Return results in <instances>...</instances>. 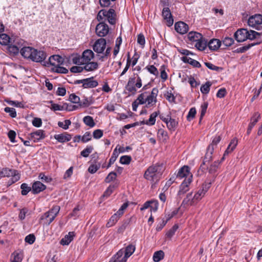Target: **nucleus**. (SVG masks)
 I'll return each instance as SVG.
<instances>
[{
	"instance_id": "obj_7",
	"label": "nucleus",
	"mask_w": 262,
	"mask_h": 262,
	"mask_svg": "<svg viewBox=\"0 0 262 262\" xmlns=\"http://www.w3.org/2000/svg\"><path fill=\"white\" fill-rule=\"evenodd\" d=\"M102 15L106 17L107 19L108 23L111 25H115L116 24V13L113 9H110L108 11L105 9H102Z\"/></svg>"
},
{
	"instance_id": "obj_30",
	"label": "nucleus",
	"mask_w": 262,
	"mask_h": 262,
	"mask_svg": "<svg viewBox=\"0 0 262 262\" xmlns=\"http://www.w3.org/2000/svg\"><path fill=\"white\" fill-rule=\"evenodd\" d=\"M136 247L135 245L130 244L128 245L124 250V257L128 258L130 257L135 251Z\"/></svg>"
},
{
	"instance_id": "obj_22",
	"label": "nucleus",
	"mask_w": 262,
	"mask_h": 262,
	"mask_svg": "<svg viewBox=\"0 0 262 262\" xmlns=\"http://www.w3.org/2000/svg\"><path fill=\"white\" fill-rule=\"evenodd\" d=\"M83 70L85 71H93L98 68V64L97 62H84Z\"/></svg>"
},
{
	"instance_id": "obj_8",
	"label": "nucleus",
	"mask_w": 262,
	"mask_h": 262,
	"mask_svg": "<svg viewBox=\"0 0 262 262\" xmlns=\"http://www.w3.org/2000/svg\"><path fill=\"white\" fill-rule=\"evenodd\" d=\"M106 48V40L103 38L97 39L93 46L94 51L97 53H102Z\"/></svg>"
},
{
	"instance_id": "obj_5",
	"label": "nucleus",
	"mask_w": 262,
	"mask_h": 262,
	"mask_svg": "<svg viewBox=\"0 0 262 262\" xmlns=\"http://www.w3.org/2000/svg\"><path fill=\"white\" fill-rule=\"evenodd\" d=\"M32 53L33 57L31 58V60L34 62H40L44 66V62H45V59L47 57L46 53L43 51L38 50L34 48Z\"/></svg>"
},
{
	"instance_id": "obj_55",
	"label": "nucleus",
	"mask_w": 262,
	"mask_h": 262,
	"mask_svg": "<svg viewBox=\"0 0 262 262\" xmlns=\"http://www.w3.org/2000/svg\"><path fill=\"white\" fill-rule=\"evenodd\" d=\"M71 124L70 120L67 119L64 120V123L62 122L59 121L58 122V125L59 127L62 128L64 129H68L69 127V125Z\"/></svg>"
},
{
	"instance_id": "obj_59",
	"label": "nucleus",
	"mask_w": 262,
	"mask_h": 262,
	"mask_svg": "<svg viewBox=\"0 0 262 262\" xmlns=\"http://www.w3.org/2000/svg\"><path fill=\"white\" fill-rule=\"evenodd\" d=\"M196 113V111L195 107L191 108L187 116V120L190 121L193 118H194L195 116Z\"/></svg>"
},
{
	"instance_id": "obj_48",
	"label": "nucleus",
	"mask_w": 262,
	"mask_h": 262,
	"mask_svg": "<svg viewBox=\"0 0 262 262\" xmlns=\"http://www.w3.org/2000/svg\"><path fill=\"white\" fill-rule=\"evenodd\" d=\"M118 156V154L117 152V148H116L115 149V150H114L113 153L111 158L109 160V162H108L107 166L106 167V168H109L111 166V165L113 164L115 162V161L117 159Z\"/></svg>"
},
{
	"instance_id": "obj_23",
	"label": "nucleus",
	"mask_w": 262,
	"mask_h": 262,
	"mask_svg": "<svg viewBox=\"0 0 262 262\" xmlns=\"http://www.w3.org/2000/svg\"><path fill=\"white\" fill-rule=\"evenodd\" d=\"M74 236V232H69L68 234L66 235L64 238H62L60 240V244L63 246L69 245L70 243L73 241Z\"/></svg>"
},
{
	"instance_id": "obj_47",
	"label": "nucleus",
	"mask_w": 262,
	"mask_h": 262,
	"mask_svg": "<svg viewBox=\"0 0 262 262\" xmlns=\"http://www.w3.org/2000/svg\"><path fill=\"white\" fill-rule=\"evenodd\" d=\"M94 148L92 146H87L86 147L83 149L80 153L81 156L86 158L90 154H91Z\"/></svg>"
},
{
	"instance_id": "obj_57",
	"label": "nucleus",
	"mask_w": 262,
	"mask_h": 262,
	"mask_svg": "<svg viewBox=\"0 0 262 262\" xmlns=\"http://www.w3.org/2000/svg\"><path fill=\"white\" fill-rule=\"evenodd\" d=\"M4 111L6 113H9V115L12 118H15L16 117V112L15 109L12 107H6L4 108Z\"/></svg>"
},
{
	"instance_id": "obj_50",
	"label": "nucleus",
	"mask_w": 262,
	"mask_h": 262,
	"mask_svg": "<svg viewBox=\"0 0 262 262\" xmlns=\"http://www.w3.org/2000/svg\"><path fill=\"white\" fill-rule=\"evenodd\" d=\"M212 83H205L204 84H203L201 88V92L204 94H208L210 91V87L212 85Z\"/></svg>"
},
{
	"instance_id": "obj_6",
	"label": "nucleus",
	"mask_w": 262,
	"mask_h": 262,
	"mask_svg": "<svg viewBox=\"0 0 262 262\" xmlns=\"http://www.w3.org/2000/svg\"><path fill=\"white\" fill-rule=\"evenodd\" d=\"M95 32L96 34L99 37H104L109 32V27L107 24L104 22H100L96 27Z\"/></svg>"
},
{
	"instance_id": "obj_62",
	"label": "nucleus",
	"mask_w": 262,
	"mask_h": 262,
	"mask_svg": "<svg viewBox=\"0 0 262 262\" xmlns=\"http://www.w3.org/2000/svg\"><path fill=\"white\" fill-rule=\"evenodd\" d=\"M103 135V130L100 129L95 130L93 133L94 138L99 139L101 138Z\"/></svg>"
},
{
	"instance_id": "obj_16",
	"label": "nucleus",
	"mask_w": 262,
	"mask_h": 262,
	"mask_svg": "<svg viewBox=\"0 0 262 262\" xmlns=\"http://www.w3.org/2000/svg\"><path fill=\"white\" fill-rule=\"evenodd\" d=\"M34 49L31 47H24L20 49V53L24 58L31 60Z\"/></svg>"
},
{
	"instance_id": "obj_37",
	"label": "nucleus",
	"mask_w": 262,
	"mask_h": 262,
	"mask_svg": "<svg viewBox=\"0 0 262 262\" xmlns=\"http://www.w3.org/2000/svg\"><path fill=\"white\" fill-rule=\"evenodd\" d=\"M83 121L87 126L90 127H94L96 124L93 117L90 116H85L83 118Z\"/></svg>"
},
{
	"instance_id": "obj_26",
	"label": "nucleus",
	"mask_w": 262,
	"mask_h": 262,
	"mask_svg": "<svg viewBox=\"0 0 262 262\" xmlns=\"http://www.w3.org/2000/svg\"><path fill=\"white\" fill-rule=\"evenodd\" d=\"M166 124L167 127L171 132L174 131L178 126V122L174 119L172 118L171 116L170 119H168V121L166 122Z\"/></svg>"
},
{
	"instance_id": "obj_52",
	"label": "nucleus",
	"mask_w": 262,
	"mask_h": 262,
	"mask_svg": "<svg viewBox=\"0 0 262 262\" xmlns=\"http://www.w3.org/2000/svg\"><path fill=\"white\" fill-rule=\"evenodd\" d=\"M117 173L114 171L111 172L105 178L104 181L105 183H108L115 180L116 179Z\"/></svg>"
},
{
	"instance_id": "obj_3",
	"label": "nucleus",
	"mask_w": 262,
	"mask_h": 262,
	"mask_svg": "<svg viewBox=\"0 0 262 262\" xmlns=\"http://www.w3.org/2000/svg\"><path fill=\"white\" fill-rule=\"evenodd\" d=\"M64 59L59 55H53L51 56L48 60L44 62L45 67L52 66L55 67L57 66H61L63 64Z\"/></svg>"
},
{
	"instance_id": "obj_25",
	"label": "nucleus",
	"mask_w": 262,
	"mask_h": 262,
	"mask_svg": "<svg viewBox=\"0 0 262 262\" xmlns=\"http://www.w3.org/2000/svg\"><path fill=\"white\" fill-rule=\"evenodd\" d=\"M187 38L190 41L197 42L203 38L202 35L201 33L196 32H190L187 35Z\"/></svg>"
},
{
	"instance_id": "obj_38",
	"label": "nucleus",
	"mask_w": 262,
	"mask_h": 262,
	"mask_svg": "<svg viewBox=\"0 0 262 262\" xmlns=\"http://www.w3.org/2000/svg\"><path fill=\"white\" fill-rule=\"evenodd\" d=\"M157 102V98L151 97V96L146 95V107H149L155 105Z\"/></svg>"
},
{
	"instance_id": "obj_15",
	"label": "nucleus",
	"mask_w": 262,
	"mask_h": 262,
	"mask_svg": "<svg viewBox=\"0 0 262 262\" xmlns=\"http://www.w3.org/2000/svg\"><path fill=\"white\" fill-rule=\"evenodd\" d=\"M46 188V186L40 181H36L32 184V192L33 194H38L45 190Z\"/></svg>"
},
{
	"instance_id": "obj_35",
	"label": "nucleus",
	"mask_w": 262,
	"mask_h": 262,
	"mask_svg": "<svg viewBox=\"0 0 262 262\" xmlns=\"http://www.w3.org/2000/svg\"><path fill=\"white\" fill-rule=\"evenodd\" d=\"M7 50L10 54L13 55H17L19 51V47H18L15 45H10L7 47Z\"/></svg>"
},
{
	"instance_id": "obj_40",
	"label": "nucleus",
	"mask_w": 262,
	"mask_h": 262,
	"mask_svg": "<svg viewBox=\"0 0 262 262\" xmlns=\"http://www.w3.org/2000/svg\"><path fill=\"white\" fill-rule=\"evenodd\" d=\"M10 37L6 34H0V44L2 45L6 46L10 42Z\"/></svg>"
},
{
	"instance_id": "obj_13",
	"label": "nucleus",
	"mask_w": 262,
	"mask_h": 262,
	"mask_svg": "<svg viewBox=\"0 0 262 262\" xmlns=\"http://www.w3.org/2000/svg\"><path fill=\"white\" fill-rule=\"evenodd\" d=\"M248 25L252 27L262 24V15L255 14L249 17L248 21Z\"/></svg>"
},
{
	"instance_id": "obj_54",
	"label": "nucleus",
	"mask_w": 262,
	"mask_h": 262,
	"mask_svg": "<svg viewBox=\"0 0 262 262\" xmlns=\"http://www.w3.org/2000/svg\"><path fill=\"white\" fill-rule=\"evenodd\" d=\"M205 193L200 188L194 194L193 199H191V202H193V200H200L205 195Z\"/></svg>"
},
{
	"instance_id": "obj_64",
	"label": "nucleus",
	"mask_w": 262,
	"mask_h": 262,
	"mask_svg": "<svg viewBox=\"0 0 262 262\" xmlns=\"http://www.w3.org/2000/svg\"><path fill=\"white\" fill-rule=\"evenodd\" d=\"M146 68L150 73L154 75L157 76L159 74L157 69L154 65L147 66Z\"/></svg>"
},
{
	"instance_id": "obj_18",
	"label": "nucleus",
	"mask_w": 262,
	"mask_h": 262,
	"mask_svg": "<svg viewBox=\"0 0 262 262\" xmlns=\"http://www.w3.org/2000/svg\"><path fill=\"white\" fill-rule=\"evenodd\" d=\"M190 174V168L188 166H183L178 171L177 175V178L182 179L184 177H187Z\"/></svg>"
},
{
	"instance_id": "obj_17",
	"label": "nucleus",
	"mask_w": 262,
	"mask_h": 262,
	"mask_svg": "<svg viewBox=\"0 0 262 262\" xmlns=\"http://www.w3.org/2000/svg\"><path fill=\"white\" fill-rule=\"evenodd\" d=\"M54 138L58 142L64 143L70 141L72 139V136L69 133L65 132L60 134H56L54 136Z\"/></svg>"
},
{
	"instance_id": "obj_43",
	"label": "nucleus",
	"mask_w": 262,
	"mask_h": 262,
	"mask_svg": "<svg viewBox=\"0 0 262 262\" xmlns=\"http://www.w3.org/2000/svg\"><path fill=\"white\" fill-rule=\"evenodd\" d=\"M179 226L177 224H174L166 233V236L167 238H171L175 234L176 231L178 229Z\"/></svg>"
},
{
	"instance_id": "obj_31",
	"label": "nucleus",
	"mask_w": 262,
	"mask_h": 262,
	"mask_svg": "<svg viewBox=\"0 0 262 262\" xmlns=\"http://www.w3.org/2000/svg\"><path fill=\"white\" fill-rule=\"evenodd\" d=\"M208 46V42L202 38L196 42L195 47L200 51H204Z\"/></svg>"
},
{
	"instance_id": "obj_9",
	"label": "nucleus",
	"mask_w": 262,
	"mask_h": 262,
	"mask_svg": "<svg viewBox=\"0 0 262 262\" xmlns=\"http://www.w3.org/2000/svg\"><path fill=\"white\" fill-rule=\"evenodd\" d=\"M248 31L246 29H238L234 33V36L237 42H243L248 39Z\"/></svg>"
},
{
	"instance_id": "obj_46",
	"label": "nucleus",
	"mask_w": 262,
	"mask_h": 262,
	"mask_svg": "<svg viewBox=\"0 0 262 262\" xmlns=\"http://www.w3.org/2000/svg\"><path fill=\"white\" fill-rule=\"evenodd\" d=\"M20 188L21 189V193L23 195H27L32 190V188L26 183H23L20 185Z\"/></svg>"
},
{
	"instance_id": "obj_11",
	"label": "nucleus",
	"mask_w": 262,
	"mask_h": 262,
	"mask_svg": "<svg viewBox=\"0 0 262 262\" xmlns=\"http://www.w3.org/2000/svg\"><path fill=\"white\" fill-rule=\"evenodd\" d=\"M162 15L163 18L166 20L167 26L170 27L173 25V19L168 7H165L163 9Z\"/></svg>"
},
{
	"instance_id": "obj_60",
	"label": "nucleus",
	"mask_w": 262,
	"mask_h": 262,
	"mask_svg": "<svg viewBox=\"0 0 262 262\" xmlns=\"http://www.w3.org/2000/svg\"><path fill=\"white\" fill-rule=\"evenodd\" d=\"M234 42V40L232 38L226 37L223 40V45L225 47H230Z\"/></svg>"
},
{
	"instance_id": "obj_63",
	"label": "nucleus",
	"mask_w": 262,
	"mask_h": 262,
	"mask_svg": "<svg viewBox=\"0 0 262 262\" xmlns=\"http://www.w3.org/2000/svg\"><path fill=\"white\" fill-rule=\"evenodd\" d=\"M100 167V164H99L98 165L92 164L89 166L88 168V171L90 173L93 174L95 173L99 169Z\"/></svg>"
},
{
	"instance_id": "obj_1",
	"label": "nucleus",
	"mask_w": 262,
	"mask_h": 262,
	"mask_svg": "<svg viewBox=\"0 0 262 262\" xmlns=\"http://www.w3.org/2000/svg\"><path fill=\"white\" fill-rule=\"evenodd\" d=\"M163 165L157 163L148 167L144 174V178L147 180L156 182L159 180V175L161 174Z\"/></svg>"
},
{
	"instance_id": "obj_45",
	"label": "nucleus",
	"mask_w": 262,
	"mask_h": 262,
	"mask_svg": "<svg viewBox=\"0 0 262 262\" xmlns=\"http://www.w3.org/2000/svg\"><path fill=\"white\" fill-rule=\"evenodd\" d=\"M12 256H13V259L11 260L12 262H21L23 258V254L17 252H14L11 255V257Z\"/></svg>"
},
{
	"instance_id": "obj_56",
	"label": "nucleus",
	"mask_w": 262,
	"mask_h": 262,
	"mask_svg": "<svg viewBox=\"0 0 262 262\" xmlns=\"http://www.w3.org/2000/svg\"><path fill=\"white\" fill-rule=\"evenodd\" d=\"M147 93H142L139 95L136 100L139 104H143L146 103V97Z\"/></svg>"
},
{
	"instance_id": "obj_2",
	"label": "nucleus",
	"mask_w": 262,
	"mask_h": 262,
	"mask_svg": "<svg viewBox=\"0 0 262 262\" xmlns=\"http://www.w3.org/2000/svg\"><path fill=\"white\" fill-rule=\"evenodd\" d=\"M58 205L53 206L51 209L45 212L40 217L41 220H45V224L49 225L55 219L60 210Z\"/></svg>"
},
{
	"instance_id": "obj_53",
	"label": "nucleus",
	"mask_w": 262,
	"mask_h": 262,
	"mask_svg": "<svg viewBox=\"0 0 262 262\" xmlns=\"http://www.w3.org/2000/svg\"><path fill=\"white\" fill-rule=\"evenodd\" d=\"M132 161V157L130 156H122L120 158V162L122 164L128 165Z\"/></svg>"
},
{
	"instance_id": "obj_24",
	"label": "nucleus",
	"mask_w": 262,
	"mask_h": 262,
	"mask_svg": "<svg viewBox=\"0 0 262 262\" xmlns=\"http://www.w3.org/2000/svg\"><path fill=\"white\" fill-rule=\"evenodd\" d=\"M181 59L184 62L188 63L194 68H200L201 67V65L199 61L190 57L187 56H183L181 58Z\"/></svg>"
},
{
	"instance_id": "obj_4",
	"label": "nucleus",
	"mask_w": 262,
	"mask_h": 262,
	"mask_svg": "<svg viewBox=\"0 0 262 262\" xmlns=\"http://www.w3.org/2000/svg\"><path fill=\"white\" fill-rule=\"evenodd\" d=\"M13 177L12 183L17 181L20 179V176L17 171L14 169H11L8 168H4L0 171V177Z\"/></svg>"
},
{
	"instance_id": "obj_49",
	"label": "nucleus",
	"mask_w": 262,
	"mask_h": 262,
	"mask_svg": "<svg viewBox=\"0 0 262 262\" xmlns=\"http://www.w3.org/2000/svg\"><path fill=\"white\" fill-rule=\"evenodd\" d=\"M92 103V102L91 100H90L87 97H84L81 101H79V105L82 107H88Z\"/></svg>"
},
{
	"instance_id": "obj_20",
	"label": "nucleus",
	"mask_w": 262,
	"mask_h": 262,
	"mask_svg": "<svg viewBox=\"0 0 262 262\" xmlns=\"http://www.w3.org/2000/svg\"><path fill=\"white\" fill-rule=\"evenodd\" d=\"M221 41L218 39H212L208 42L210 50L216 51L221 46Z\"/></svg>"
},
{
	"instance_id": "obj_33",
	"label": "nucleus",
	"mask_w": 262,
	"mask_h": 262,
	"mask_svg": "<svg viewBox=\"0 0 262 262\" xmlns=\"http://www.w3.org/2000/svg\"><path fill=\"white\" fill-rule=\"evenodd\" d=\"M220 164V162H219V161H214L212 164L210 165L209 167H208V168L209 173L213 174L215 172H216Z\"/></svg>"
},
{
	"instance_id": "obj_27",
	"label": "nucleus",
	"mask_w": 262,
	"mask_h": 262,
	"mask_svg": "<svg viewBox=\"0 0 262 262\" xmlns=\"http://www.w3.org/2000/svg\"><path fill=\"white\" fill-rule=\"evenodd\" d=\"M121 216L122 215L119 214V212L117 211L111 217L108 222L106 224V226L107 227H110L114 225Z\"/></svg>"
},
{
	"instance_id": "obj_21",
	"label": "nucleus",
	"mask_w": 262,
	"mask_h": 262,
	"mask_svg": "<svg viewBox=\"0 0 262 262\" xmlns=\"http://www.w3.org/2000/svg\"><path fill=\"white\" fill-rule=\"evenodd\" d=\"M214 147L212 145H208L206 154L204 157L203 161L206 163H209L212 160V154L214 151Z\"/></svg>"
},
{
	"instance_id": "obj_51",
	"label": "nucleus",
	"mask_w": 262,
	"mask_h": 262,
	"mask_svg": "<svg viewBox=\"0 0 262 262\" xmlns=\"http://www.w3.org/2000/svg\"><path fill=\"white\" fill-rule=\"evenodd\" d=\"M261 35L260 32H257L256 31H255L254 30H250L248 31V39L250 40H253L255 38H257V36Z\"/></svg>"
},
{
	"instance_id": "obj_32",
	"label": "nucleus",
	"mask_w": 262,
	"mask_h": 262,
	"mask_svg": "<svg viewBox=\"0 0 262 262\" xmlns=\"http://www.w3.org/2000/svg\"><path fill=\"white\" fill-rule=\"evenodd\" d=\"M72 61L73 63L77 65H83L84 63L82 56L78 54L72 55Z\"/></svg>"
},
{
	"instance_id": "obj_44",
	"label": "nucleus",
	"mask_w": 262,
	"mask_h": 262,
	"mask_svg": "<svg viewBox=\"0 0 262 262\" xmlns=\"http://www.w3.org/2000/svg\"><path fill=\"white\" fill-rule=\"evenodd\" d=\"M51 70L52 71L58 73L66 74L68 73V70L66 68L61 67V66H57L55 67H52Z\"/></svg>"
},
{
	"instance_id": "obj_28",
	"label": "nucleus",
	"mask_w": 262,
	"mask_h": 262,
	"mask_svg": "<svg viewBox=\"0 0 262 262\" xmlns=\"http://www.w3.org/2000/svg\"><path fill=\"white\" fill-rule=\"evenodd\" d=\"M215 177L216 176H213L212 180L207 179L204 183L202 184L201 189L205 194L210 188L212 183L214 182Z\"/></svg>"
},
{
	"instance_id": "obj_42",
	"label": "nucleus",
	"mask_w": 262,
	"mask_h": 262,
	"mask_svg": "<svg viewBox=\"0 0 262 262\" xmlns=\"http://www.w3.org/2000/svg\"><path fill=\"white\" fill-rule=\"evenodd\" d=\"M208 103L207 102H204L201 106V114L200 117V120L199 123H200L201 122V120H202L203 118L204 117V115H205L207 111V108L208 107Z\"/></svg>"
},
{
	"instance_id": "obj_34",
	"label": "nucleus",
	"mask_w": 262,
	"mask_h": 262,
	"mask_svg": "<svg viewBox=\"0 0 262 262\" xmlns=\"http://www.w3.org/2000/svg\"><path fill=\"white\" fill-rule=\"evenodd\" d=\"M164 257V252L162 250H159L154 253L153 255V260L155 262H159L163 259Z\"/></svg>"
},
{
	"instance_id": "obj_29",
	"label": "nucleus",
	"mask_w": 262,
	"mask_h": 262,
	"mask_svg": "<svg viewBox=\"0 0 262 262\" xmlns=\"http://www.w3.org/2000/svg\"><path fill=\"white\" fill-rule=\"evenodd\" d=\"M131 217L126 219L124 220L122 223V224L118 227L117 230V232L119 233H122L126 229L127 227L131 221Z\"/></svg>"
},
{
	"instance_id": "obj_14",
	"label": "nucleus",
	"mask_w": 262,
	"mask_h": 262,
	"mask_svg": "<svg viewBox=\"0 0 262 262\" xmlns=\"http://www.w3.org/2000/svg\"><path fill=\"white\" fill-rule=\"evenodd\" d=\"M175 30L180 34H184L189 30L188 25L183 21L177 22L174 25Z\"/></svg>"
},
{
	"instance_id": "obj_58",
	"label": "nucleus",
	"mask_w": 262,
	"mask_h": 262,
	"mask_svg": "<svg viewBox=\"0 0 262 262\" xmlns=\"http://www.w3.org/2000/svg\"><path fill=\"white\" fill-rule=\"evenodd\" d=\"M205 64L208 69L213 71H221L223 70V68L222 67L216 66L210 62H205Z\"/></svg>"
},
{
	"instance_id": "obj_12",
	"label": "nucleus",
	"mask_w": 262,
	"mask_h": 262,
	"mask_svg": "<svg viewBox=\"0 0 262 262\" xmlns=\"http://www.w3.org/2000/svg\"><path fill=\"white\" fill-rule=\"evenodd\" d=\"M29 139L33 140L34 142H37L39 140L46 138L45 131L41 129L37 130L34 132L31 133L29 134Z\"/></svg>"
},
{
	"instance_id": "obj_39",
	"label": "nucleus",
	"mask_w": 262,
	"mask_h": 262,
	"mask_svg": "<svg viewBox=\"0 0 262 262\" xmlns=\"http://www.w3.org/2000/svg\"><path fill=\"white\" fill-rule=\"evenodd\" d=\"M260 118V114L258 112H255L251 117L250 125L254 126Z\"/></svg>"
},
{
	"instance_id": "obj_10",
	"label": "nucleus",
	"mask_w": 262,
	"mask_h": 262,
	"mask_svg": "<svg viewBox=\"0 0 262 262\" xmlns=\"http://www.w3.org/2000/svg\"><path fill=\"white\" fill-rule=\"evenodd\" d=\"M192 175L187 179L185 178L180 186V190L178 192V195L180 197L184 194L189 190L188 186L191 182Z\"/></svg>"
},
{
	"instance_id": "obj_41",
	"label": "nucleus",
	"mask_w": 262,
	"mask_h": 262,
	"mask_svg": "<svg viewBox=\"0 0 262 262\" xmlns=\"http://www.w3.org/2000/svg\"><path fill=\"white\" fill-rule=\"evenodd\" d=\"M159 115V111L152 113L149 116V118L147 120L148 125H153L155 124L156 118Z\"/></svg>"
},
{
	"instance_id": "obj_61",
	"label": "nucleus",
	"mask_w": 262,
	"mask_h": 262,
	"mask_svg": "<svg viewBox=\"0 0 262 262\" xmlns=\"http://www.w3.org/2000/svg\"><path fill=\"white\" fill-rule=\"evenodd\" d=\"M91 139L92 137L91 133L89 132H86L82 136H81V141L83 143H86L91 140Z\"/></svg>"
},
{
	"instance_id": "obj_36",
	"label": "nucleus",
	"mask_w": 262,
	"mask_h": 262,
	"mask_svg": "<svg viewBox=\"0 0 262 262\" xmlns=\"http://www.w3.org/2000/svg\"><path fill=\"white\" fill-rule=\"evenodd\" d=\"M134 83H127L125 86V90L128 92V96L134 95L136 93L137 90Z\"/></svg>"
},
{
	"instance_id": "obj_19",
	"label": "nucleus",
	"mask_w": 262,
	"mask_h": 262,
	"mask_svg": "<svg viewBox=\"0 0 262 262\" xmlns=\"http://www.w3.org/2000/svg\"><path fill=\"white\" fill-rule=\"evenodd\" d=\"M81 56L84 62H89L94 57V53L91 50L87 49L83 52Z\"/></svg>"
}]
</instances>
